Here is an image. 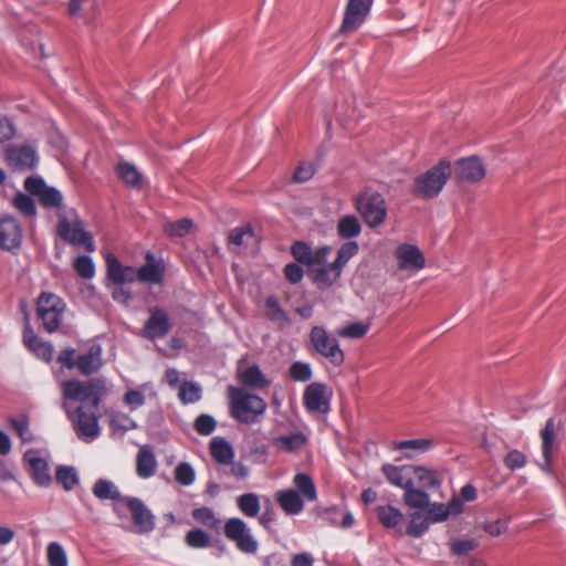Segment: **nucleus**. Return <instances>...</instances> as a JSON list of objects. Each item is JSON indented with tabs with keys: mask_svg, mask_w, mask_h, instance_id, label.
<instances>
[{
	"mask_svg": "<svg viewBox=\"0 0 566 566\" xmlns=\"http://www.w3.org/2000/svg\"><path fill=\"white\" fill-rule=\"evenodd\" d=\"M23 460L29 465V471L32 480L39 486L46 488L52 482V476L50 474V469L46 460L41 458L35 450H28Z\"/></svg>",
	"mask_w": 566,
	"mask_h": 566,
	"instance_id": "20",
	"label": "nucleus"
},
{
	"mask_svg": "<svg viewBox=\"0 0 566 566\" xmlns=\"http://www.w3.org/2000/svg\"><path fill=\"white\" fill-rule=\"evenodd\" d=\"M12 428L15 430L18 436L23 441H31V437L29 436V422L25 418L21 419H11L10 420Z\"/></svg>",
	"mask_w": 566,
	"mask_h": 566,
	"instance_id": "64",
	"label": "nucleus"
},
{
	"mask_svg": "<svg viewBox=\"0 0 566 566\" xmlns=\"http://www.w3.org/2000/svg\"><path fill=\"white\" fill-rule=\"evenodd\" d=\"M265 315L277 328L284 329L291 325L287 313L282 308L275 296L266 297L264 302Z\"/></svg>",
	"mask_w": 566,
	"mask_h": 566,
	"instance_id": "30",
	"label": "nucleus"
},
{
	"mask_svg": "<svg viewBox=\"0 0 566 566\" xmlns=\"http://www.w3.org/2000/svg\"><path fill=\"white\" fill-rule=\"evenodd\" d=\"M476 547L474 539H457L451 544V551L454 555L463 556Z\"/></svg>",
	"mask_w": 566,
	"mask_h": 566,
	"instance_id": "57",
	"label": "nucleus"
},
{
	"mask_svg": "<svg viewBox=\"0 0 566 566\" xmlns=\"http://www.w3.org/2000/svg\"><path fill=\"white\" fill-rule=\"evenodd\" d=\"M238 507L249 517H254L260 511L259 497L254 493H244L238 497Z\"/></svg>",
	"mask_w": 566,
	"mask_h": 566,
	"instance_id": "40",
	"label": "nucleus"
},
{
	"mask_svg": "<svg viewBox=\"0 0 566 566\" xmlns=\"http://www.w3.org/2000/svg\"><path fill=\"white\" fill-rule=\"evenodd\" d=\"M276 501L282 507V510L290 515L301 513L304 507L303 500L300 493L295 490H286L279 492Z\"/></svg>",
	"mask_w": 566,
	"mask_h": 566,
	"instance_id": "31",
	"label": "nucleus"
},
{
	"mask_svg": "<svg viewBox=\"0 0 566 566\" xmlns=\"http://www.w3.org/2000/svg\"><path fill=\"white\" fill-rule=\"evenodd\" d=\"M48 560L50 566H67V557L61 544L52 542L48 545Z\"/></svg>",
	"mask_w": 566,
	"mask_h": 566,
	"instance_id": "50",
	"label": "nucleus"
},
{
	"mask_svg": "<svg viewBox=\"0 0 566 566\" xmlns=\"http://www.w3.org/2000/svg\"><path fill=\"white\" fill-rule=\"evenodd\" d=\"M106 391V381L103 378L70 379L61 382V392L64 400L78 401L80 406L87 403L91 408L99 407Z\"/></svg>",
	"mask_w": 566,
	"mask_h": 566,
	"instance_id": "5",
	"label": "nucleus"
},
{
	"mask_svg": "<svg viewBox=\"0 0 566 566\" xmlns=\"http://www.w3.org/2000/svg\"><path fill=\"white\" fill-rule=\"evenodd\" d=\"M117 174L119 178L129 187H137L140 182L142 175L134 165L122 163L117 165Z\"/></svg>",
	"mask_w": 566,
	"mask_h": 566,
	"instance_id": "44",
	"label": "nucleus"
},
{
	"mask_svg": "<svg viewBox=\"0 0 566 566\" xmlns=\"http://www.w3.org/2000/svg\"><path fill=\"white\" fill-rule=\"evenodd\" d=\"M224 536L243 554L253 555L258 552L259 543L248 524L239 518H229L223 526Z\"/></svg>",
	"mask_w": 566,
	"mask_h": 566,
	"instance_id": "12",
	"label": "nucleus"
},
{
	"mask_svg": "<svg viewBox=\"0 0 566 566\" xmlns=\"http://www.w3.org/2000/svg\"><path fill=\"white\" fill-rule=\"evenodd\" d=\"M163 260H157L151 252L146 253V263L138 268V281L148 284H160L165 275Z\"/></svg>",
	"mask_w": 566,
	"mask_h": 566,
	"instance_id": "21",
	"label": "nucleus"
},
{
	"mask_svg": "<svg viewBox=\"0 0 566 566\" xmlns=\"http://www.w3.org/2000/svg\"><path fill=\"white\" fill-rule=\"evenodd\" d=\"M381 471L390 484L403 490L410 486V484L413 482V465L398 467L387 463L382 465Z\"/></svg>",
	"mask_w": 566,
	"mask_h": 566,
	"instance_id": "25",
	"label": "nucleus"
},
{
	"mask_svg": "<svg viewBox=\"0 0 566 566\" xmlns=\"http://www.w3.org/2000/svg\"><path fill=\"white\" fill-rule=\"evenodd\" d=\"M105 261L108 279L117 285L124 284L126 277H123L124 265L119 262V260L113 254H107Z\"/></svg>",
	"mask_w": 566,
	"mask_h": 566,
	"instance_id": "43",
	"label": "nucleus"
},
{
	"mask_svg": "<svg viewBox=\"0 0 566 566\" xmlns=\"http://www.w3.org/2000/svg\"><path fill=\"white\" fill-rule=\"evenodd\" d=\"M15 135V127L11 119L6 116L0 117V144L8 142Z\"/></svg>",
	"mask_w": 566,
	"mask_h": 566,
	"instance_id": "60",
	"label": "nucleus"
},
{
	"mask_svg": "<svg viewBox=\"0 0 566 566\" xmlns=\"http://www.w3.org/2000/svg\"><path fill=\"white\" fill-rule=\"evenodd\" d=\"M105 261L108 279L117 285L124 284L126 277H123L124 265L119 262V260L113 254H107Z\"/></svg>",
	"mask_w": 566,
	"mask_h": 566,
	"instance_id": "42",
	"label": "nucleus"
},
{
	"mask_svg": "<svg viewBox=\"0 0 566 566\" xmlns=\"http://www.w3.org/2000/svg\"><path fill=\"white\" fill-rule=\"evenodd\" d=\"M57 363L67 369L76 368L81 375L88 376L99 370L103 365L102 347L94 344L84 353L76 355L74 348H64L59 353Z\"/></svg>",
	"mask_w": 566,
	"mask_h": 566,
	"instance_id": "7",
	"label": "nucleus"
},
{
	"mask_svg": "<svg viewBox=\"0 0 566 566\" xmlns=\"http://www.w3.org/2000/svg\"><path fill=\"white\" fill-rule=\"evenodd\" d=\"M429 520L426 517L421 520L419 523L417 522V515H412L411 522L408 526L407 533L411 536L419 537L421 536L429 527Z\"/></svg>",
	"mask_w": 566,
	"mask_h": 566,
	"instance_id": "61",
	"label": "nucleus"
},
{
	"mask_svg": "<svg viewBox=\"0 0 566 566\" xmlns=\"http://www.w3.org/2000/svg\"><path fill=\"white\" fill-rule=\"evenodd\" d=\"M369 324L363 322L352 323L338 331V335L347 338H360L366 335Z\"/></svg>",
	"mask_w": 566,
	"mask_h": 566,
	"instance_id": "52",
	"label": "nucleus"
},
{
	"mask_svg": "<svg viewBox=\"0 0 566 566\" xmlns=\"http://www.w3.org/2000/svg\"><path fill=\"white\" fill-rule=\"evenodd\" d=\"M238 378L242 385L253 389H262L269 385L265 376L256 365L239 371Z\"/></svg>",
	"mask_w": 566,
	"mask_h": 566,
	"instance_id": "32",
	"label": "nucleus"
},
{
	"mask_svg": "<svg viewBox=\"0 0 566 566\" xmlns=\"http://www.w3.org/2000/svg\"><path fill=\"white\" fill-rule=\"evenodd\" d=\"M175 480L184 486H188L195 482L196 472L188 462H180L174 471Z\"/></svg>",
	"mask_w": 566,
	"mask_h": 566,
	"instance_id": "48",
	"label": "nucleus"
},
{
	"mask_svg": "<svg viewBox=\"0 0 566 566\" xmlns=\"http://www.w3.org/2000/svg\"><path fill=\"white\" fill-rule=\"evenodd\" d=\"M452 172L451 163L449 160H440L437 165L413 179L410 191L419 199L430 200L437 198Z\"/></svg>",
	"mask_w": 566,
	"mask_h": 566,
	"instance_id": "4",
	"label": "nucleus"
},
{
	"mask_svg": "<svg viewBox=\"0 0 566 566\" xmlns=\"http://www.w3.org/2000/svg\"><path fill=\"white\" fill-rule=\"evenodd\" d=\"M123 400L130 410H136L145 403V396L139 389H129L125 392Z\"/></svg>",
	"mask_w": 566,
	"mask_h": 566,
	"instance_id": "56",
	"label": "nucleus"
},
{
	"mask_svg": "<svg viewBox=\"0 0 566 566\" xmlns=\"http://www.w3.org/2000/svg\"><path fill=\"white\" fill-rule=\"evenodd\" d=\"M361 231L360 223L355 216H345L339 219L337 233L343 239H352L359 235Z\"/></svg>",
	"mask_w": 566,
	"mask_h": 566,
	"instance_id": "36",
	"label": "nucleus"
},
{
	"mask_svg": "<svg viewBox=\"0 0 566 566\" xmlns=\"http://www.w3.org/2000/svg\"><path fill=\"white\" fill-rule=\"evenodd\" d=\"M63 406L78 439L91 442L99 436L98 408H91V406L84 403L74 411H70L65 403Z\"/></svg>",
	"mask_w": 566,
	"mask_h": 566,
	"instance_id": "10",
	"label": "nucleus"
},
{
	"mask_svg": "<svg viewBox=\"0 0 566 566\" xmlns=\"http://www.w3.org/2000/svg\"><path fill=\"white\" fill-rule=\"evenodd\" d=\"M254 237V231L250 224L232 229L228 234L230 244L241 247L247 243V239Z\"/></svg>",
	"mask_w": 566,
	"mask_h": 566,
	"instance_id": "49",
	"label": "nucleus"
},
{
	"mask_svg": "<svg viewBox=\"0 0 566 566\" xmlns=\"http://www.w3.org/2000/svg\"><path fill=\"white\" fill-rule=\"evenodd\" d=\"M122 506H125L130 513L137 533H149L155 528V515L140 499L125 496Z\"/></svg>",
	"mask_w": 566,
	"mask_h": 566,
	"instance_id": "15",
	"label": "nucleus"
},
{
	"mask_svg": "<svg viewBox=\"0 0 566 566\" xmlns=\"http://www.w3.org/2000/svg\"><path fill=\"white\" fill-rule=\"evenodd\" d=\"M412 478L417 480L418 485L423 489V491L439 490L444 479L441 471L420 465L413 467Z\"/></svg>",
	"mask_w": 566,
	"mask_h": 566,
	"instance_id": "26",
	"label": "nucleus"
},
{
	"mask_svg": "<svg viewBox=\"0 0 566 566\" xmlns=\"http://www.w3.org/2000/svg\"><path fill=\"white\" fill-rule=\"evenodd\" d=\"M448 517V509H446L444 504L439 503L432 504L427 514V518L433 523L442 522Z\"/></svg>",
	"mask_w": 566,
	"mask_h": 566,
	"instance_id": "59",
	"label": "nucleus"
},
{
	"mask_svg": "<svg viewBox=\"0 0 566 566\" xmlns=\"http://www.w3.org/2000/svg\"><path fill=\"white\" fill-rule=\"evenodd\" d=\"M539 438L544 460L542 469L549 471L554 454L566 440V413H556L548 418L539 431Z\"/></svg>",
	"mask_w": 566,
	"mask_h": 566,
	"instance_id": "6",
	"label": "nucleus"
},
{
	"mask_svg": "<svg viewBox=\"0 0 566 566\" xmlns=\"http://www.w3.org/2000/svg\"><path fill=\"white\" fill-rule=\"evenodd\" d=\"M307 442L306 436L301 431H295L290 434L279 436L272 439L271 443L277 451L283 452H297Z\"/></svg>",
	"mask_w": 566,
	"mask_h": 566,
	"instance_id": "27",
	"label": "nucleus"
},
{
	"mask_svg": "<svg viewBox=\"0 0 566 566\" xmlns=\"http://www.w3.org/2000/svg\"><path fill=\"white\" fill-rule=\"evenodd\" d=\"M182 403H195L201 399V387L192 381H185L178 392Z\"/></svg>",
	"mask_w": 566,
	"mask_h": 566,
	"instance_id": "41",
	"label": "nucleus"
},
{
	"mask_svg": "<svg viewBox=\"0 0 566 566\" xmlns=\"http://www.w3.org/2000/svg\"><path fill=\"white\" fill-rule=\"evenodd\" d=\"M55 479L65 491H72L78 483V475L73 467H59L56 469Z\"/></svg>",
	"mask_w": 566,
	"mask_h": 566,
	"instance_id": "37",
	"label": "nucleus"
},
{
	"mask_svg": "<svg viewBox=\"0 0 566 566\" xmlns=\"http://www.w3.org/2000/svg\"><path fill=\"white\" fill-rule=\"evenodd\" d=\"M172 324L168 313L161 307L149 308V317L146 319L140 335L148 339H163L170 332Z\"/></svg>",
	"mask_w": 566,
	"mask_h": 566,
	"instance_id": "14",
	"label": "nucleus"
},
{
	"mask_svg": "<svg viewBox=\"0 0 566 566\" xmlns=\"http://www.w3.org/2000/svg\"><path fill=\"white\" fill-rule=\"evenodd\" d=\"M157 461L150 447L143 446L136 459V473L142 479H148L155 474Z\"/></svg>",
	"mask_w": 566,
	"mask_h": 566,
	"instance_id": "28",
	"label": "nucleus"
},
{
	"mask_svg": "<svg viewBox=\"0 0 566 566\" xmlns=\"http://www.w3.org/2000/svg\"><path fill=\"white\" fill-rule=\"evenodd\" d=\"M92 492L94 496L97 497L98 500H111L117 502L118 504L114 506V512L117 515L122 514V504L123 499H125V496L120 494L118 488L115 485L114 482L106 479H98L94 483Z\"/></svg>",
	"mask_w": 566,
	"mask_h": 566,
	"instance_id": "23",
	"label": "nucleus"
},
{
	"mask_svg": "<svg viewBox=\"0 0 566 566\" xmlns=\"http://www.w3.org/2000/svg\"><path fill=\"white\" fill-rule=\"evenodd\" d=\"M509 523L506 520H496L484 524V531L491 536H499L506 532Z\"/></svg>",
	"mask_w": 566,
	"mask_h": 566,
	"instance_id": "62",
	"label": "nucleus"
},
{
	"mask_svg": "<svg viewBox=\"0 0 566 566\" xmlns=\"http://www.w3.org/2000/svg\"><path fill=\"white\" fill-rule=\"evenodd\" d=\"M314 171L315 169L312 164H302L295 169L293 179L296 182H305L313 177Z\"/></svg>",
	"mask_w": 566,
	"mask_h": 566,
	"instance_id": "63",
	"label": "nucleus"
},
{
	"mask_svg": "<svg viewBox=\"0 0 566 566\" xmlns=\"http://www.w3.org/2000/svg\"><path fill=\"white\" fill-rule=\"evenodd\" d=\"M25 328L23 332V343L24 345L34 353L39 358L43 359L44 361H50L53 358V346L42 340L40 337H38L33 329L30 326L29 323V315L25 313Z\"/></svg>",
	"mask_w": 566,
	"mask_h": 566,
	"instance_id": "22",
	"label": "nucleus"
},
{
	"mask_svg": "<svg viewBox=\"0 0 566 566\" xmlns=\"http://www.w3.org/2000/svg\"><path fill=\"white\" fill-rule=\"evenodd\" d=\"M355 241L344 243L333 262H328L332 248L324 245L313 250L307 243L296 241L291 247L293 258L306 266L307 276L322 291L332 287L340 277L344 266L358 253Z\"/></svg>",
	"mask_w": 566,
	"mask_h": 566,
	"instance_id": "1",
	"label": "nucleus"
},
{
	"mask_svg": "<svg viewBox=\"0 0 566 566\" xmlns=\"http://www.w3.org/2000/svg\"><path fill=\"white\" fill-rule=\"evenodd\" d=\"M12 205L24 217L33 218L36 216L34 200L23 192H19L13 197Z\"/></svg>",
	"mask_w": 566,
	"mask_h": 566,
	"instance_id": "39",
	"label": "nucleus"
},
{
	"mask_svg": "<svg viewBox=\"0 0 566 566\" xmlns=\"http://www.w3.org/2000/svg\"><path fill=\"white\" fill-rule=\"evenodd\" d=\"M431 446L432 441L429 439L401 440L392 443L395 450L405 451L406 458H412L416 454L423 453L429 450Z\"/></svg>",
	"mask_w": 566,
	"mask_h": 566,
	"instance_id": "33",
	"label": "nucleus"
},
{
	"mask_svg": "<svg viewBox=\"0 0 566 566\" xmlns=\"http://www.w3.org/2000/svg\"><path fill=\"white\" fill-rule=\"evenodd\" d=\"M374 0H348L339 33L348 34L356 31L369 14Z\"/></svg>",
	"mask_w": 566,
	"mask_h": 566,
	"instance_id": "16",
	"label": "nucleus"
},
{
	"mask_svg": "<svg viewBox=\"0 0 566 566\" xmlns=\"http://www.w3.org/2000/svg\"><path fill=\"white\" fill-rule=\"evenodd\" d=\"M454 175L459 180L478 182L485 176V167L479 157L461 158L454 164Z\"/></svg>",
	"mask_w": 566,
	"mask_h": 566,
	"instance_id": "19",
	"label": "nucleus"
},
{
	"mask_svg": "<svg viewBox=\"0 0 566 566\" xmlns=\"http://www.w3.org/2000/svg\"><path fill=\"white\" fill-rule=\"evenodd\" d=\"M191 227L192 221L190 219H180L176 222L168 223L165 227V231L170 237H184L189 232Z\"/></svg>",
	"mask_w": 566,
	"mask_h": 566,
	"instance_id": "54",
	"label": "nucleus"
},
{
	"mask_svg": "<svg viewBox=\"0 0 566 566\" xmlns=\"http://www.w3.org/2000/svg\"><path fill=\"white\" fill-rule=\"evenodd\" d=\"M7 165L13 171H29L36 168L39 156L36 149L31 145H12L4 150Z\"/></svg>",
	"mask_w": 566,
	"mask_h": 566,
	"instance_id": "13",
	"label": "nucleus"
},
{
	"mask_svg": "<svg viewBox=\"0 0 566 566\" xmlns=\"http://www.w3.org/2000/svg\"><path fill=\"white\" fill-rule=\"evenodd\" d=\"M311 350L327 359L334 367L345 361V354L336 337L328 334L322 326H314L310 332Z\"/></svg>",
	"mask_w": 566,
	"mask_h": 566,
	"instance_id": "11",
	"label": "nucleus"
},
{
	"mask_svg": "<svg viewBox=\"0 0 566 566\" xmlns=\"http://www.w3.org/2000/svg\"><path fill=\"white\" fill-rule=\"evenodd\" d=\"M191 515L198 523L212 530H218L221 523L214 512L207 506L195 509Z\"/></svg>",
	"mask_w": 566,
	"mask_h": 566,
	"instance_id": "45",
	"label": "nucleus"
},
{
	"mask_svg": "<svg viewBox=\"0 0 566 566\" xmlns=\"http://www.w3.org/2000/svg\"><path fill=\"white\" fill-rule=\"evenodd\" d=\"M356 209L369 228L381 226L387 218L385 198L373 188H366L356 197Z\"/></svg>",
	"mask_w": 566,
	"mask_h": 566,
	"instance_id": "8",
	"label": "nucleus"
},
{
	"mask_svg": "<svg viewBox=\"0 0 566 566\" xmlns=\"http://www.w3.org/2000/svg\"><path fill=\"white\" fill-rule=\"evenodd\" d=\"M231 417L240 423L253 424L266 410V402L258 395L234 386L228 387Z\"/></svg>",
	"mask_w": 566,
	"mask_h": 566,
	"instance_id": "3",
	"label": "nucleus"
},
{
	"mask_svg": "<svg viewBox=\"0 0 566 566\" xmlns=\"http://www.w3.org/2000/svg\"><path fill=\"white\" fill-rule=\"evenodd\" d=\"M526 462V455L516 449L511 450L504 457V464L512 471L524 468Z\"/></svg>",
	"mask_w": 566,
	"mask_h": 566,
	"instance_id": "55",
	"label": "nucleus"
},
{
	"mask_svg": "<svg viewBox=\"0 0 566 566\" xmlns=\"http://www.w3.org/2000/svg\"><path fill=\"white\" fill-rule=\"evenodd\" d=\"M66 308L65 302L52 292H42L36 300V315L48 333L59 329Z\"/></svg>",
	"mask_w": 566,
	"mask_h": 566,
	"instance_id": "9",
	"label": "nucleus"
},
{
	"mask_svg": "<svg viewBox=\"0 0 566 566\" xmlns=\"http://www.w3.org/2000/svg\"><path fill=\"white\" fill-rule=\"evenodd\" d=\"M284 275L289 282L296 284L302 281L304 271L297 263H289L284 268Z\"/></svg>",
	"mask_w": 566,
	"mask_h": 566,
	"instance_id": "58",
	"label": "nucleus"
},
{
	"mask_svg": "<svg viewBox=\"0 0 566 566\" xmlns=\"http://www.w3.org/2000/svg\"><path fill=\"white\" fill-rule=\"evenodd\" d=\"M74 270L84 280H91L95 274V265L91 256L80 255L74 261Z\"/></svg>",
	"mask_w": 566,
	"mask_h": 566,
	"instance_id": "47",
	"label": "nucleus"
},
{
	"mask_svg": "<svg viewBox=\"0 0 566 566\" xmlns=\"http://www.w3.org/2000/svg\"><path fill=\"white\" fill-rule=\"evenodd\" d=\"M211 457L220 464H231L234 451L229 441L222 437H214L209 443Z\"/></svg>",
	"mask_w": 566,
	"mask_h": 566,
	"instance_id": "29",
	"label": "nucleus"
},
{
	"mask_svg": "<svg viewBox=\"0 0 566 566\" xmlns=\"http://www.w3.org/2000/svg\"><path fill=\"white\" fill-rule=\"evenodd\" d=\"M332 389L323 382L310 384L303 394L306 409L312 412L326 413L329 410Z\"/></svg>",
	"mask_w": 566,
	"mask_h": 566,
	"instance_id": "17",
	"label": "nucleus"
},
{
	"mask_svg": "<svg viewBox=\"0 0 566 566\" xmlns=\"http://www.w3.org/2000/svg\"><path fill=\"white\" fill-rule=\"evenodd\" d=\"M24 188L38 198L43 208L57 210L56 232L61 239L72 245L83 247L87 252L95 251L93 235L85 231L76 211L63 209V195L59 189L48 186L39 176L28 177L24 180Z\"/></svg>",
	"mask_w": 566,
	"mask_h": 566,
	"instance_id": "2",
	"label": "nucleus"
},
{
	"mask_svg": "<svg viewBox=\"0 0 566 566\" xmlns=\"http://www.w3.org/2000/svg\"><path fill=\"white\" fill-rule=\"evenodd\" d=\"M377 517L385 527L392 528L401 523L403 515L391 505H382L377 507Z\"/></svg>",
	"mask_w": 566,
	"mask_h": 566,
	"instance_id": "35",
	"label": "nucleus"
},
{
	"mask_svg": "<svg viewBox=\"0 0 566 566\" xmlns=\"http://www.w3.org/2000/svg\"><path fill=\"white\" fill-rule=\"evenodd\" d=\"M185 542L189 547L192 548H205L211 545L209 534L201 528H192L187 532Z\"/></svg>",
	"mask_w": 566,
	"mask_h": 566,
	"instance_id": "46",
	"label": "nucleus"
},
{
	"mask_svg": "<svg viewBox=\"0 0 566 566\" xmlns=\"http://www.w3.org/2000/svg\"><path fill=\"white\" fill-rule=\"evenodd\" d=\"M294 485L297 491L308 501L316 500L317 493L316 488L310 475L298 473L294 476Z\"/></svg>",
	"mask_w": 566,
	"mask_h": 566,
	"instance_id": "38",
	"label": "nucleus"
},
{
	"mask_svg": "<svg viewBox=\"0 0 566 566\" xmlns=\"http://www.w3.org/2000/svg\"><path fill=\"white\" fill-rule=\"evenodd\" d=\"M290 376L295 381H307L312 378V368L307 363L295 361L290 367Z\"/></svg>",
	"mask_w": 566,
	"mask_h": 566,
	"instance_id": "53",
	"label": "nucleus"
},
{
	"mask_svg": "<svg viewBox=\"0 0 566 566\" xmlns=\"http://www.w3.org/2000/svg\"><path fill=\"white\" fill-rule=\"evenodd\" d=\"M396 256L399 260V265L402 269L421 270L426 260L422 252L418 247L412 244H401L397 248Z\"/></svg>",
	"mask_w": 566,
	"mask_h": 566,
	"instance_id": "24",
	"label": "nucleus"
},
{
	"mask_svg": "<svg viewBox=\"0 0 566 566\" xmlns=\"http://www.w3.org/2000/svg\"><path fill=\"white\" fill-rule=\"evenodd\" d=\"M403 502L412 509H426L430 504L429 495L421 489H416L413 482L405 489Z\"/></svg>",
	"mask_w": 566,
	"mask_h": 566,
	"instance_id": "34",
	"label": "nucleus"
},
{
	"mask_svg": "<svg viewBox=\"0 0 566 566\" xmlns=\"http://www.w3.org/2000/svg\"><path fill=\"white\" fill-rule=\"evenodd\" d=\"M22 228L19 221L10 216L0 217V248L15 253L22 244Z\"/></svg>",
	"mask_w": 566,
	"mask_h": 566,
	"instance_id": "18",
	"label": "nucleus"
},
{
	"mask_svg": "<svg viewBox=\"0 0 566 566\" xmlns=\"http://www.w3.org/2000/svg\"><path fill=\"white\" fill-rule=\"evenodd\" d=\"M217 427L214 418L210 415L202 413L197 417L193 423L195 430L201 436L211 434Z\"/></svg>",
	"mask_w": 566,
	"mask_h": 566,
	"instance_id": "51",
	"label": "nucleus"
}]
</instances>
